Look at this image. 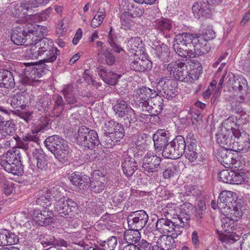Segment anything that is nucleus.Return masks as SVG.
<instances>
[{"label": "nucleus", "instance_id": "obj_54", "mask_svg": "<svg viewBox=\"0 0 250 250\" xmlns=\"http://www.w3.org/2000/svg\"><path fill=\"white\" fill-rule=\"evenodd\" d=\"M14 114L18 116L20 118L23 119L26 123H28L31 120L33 112L32 111L26 110L25 109H18L16 111H12Z\"/></svg>", "mask_w": 250, "mask_h": 250}, {"label": "nucleus", "instance_id": "obj_50", "mask_svg": "<svg viewBox=\"0 0 250 250\" xmlns=\"http://www.w3.org/2000/svg\"><path fill=\"white\" fill-rule=\"evenodd\" d=\"M174 148L171 145V142H169L166 146L163 149L162 156L167 159L173 160L177 159L179 158L175 151H174Z\"/></svg>", "mask_w": 250, "mask_h": 250}, {"label": "nucleus", "instance_id": "obj_2", "mask_svg": "<svg viewBox=\"0 0 250 250\" xmlns=\"http://www.w3.org/2000/svg\"><path fill=\"white\" fill-rule=\"evenodd\" d=\"M42 28V26L35 22L21 24L13 29L11 40L16 45H28L32 37L41 33Z\"/></svg>", "mask_w": 250, "mask_h": 250}, {"label": "nucleus", "instance_id": "obj_58", "mask_svg": "<svg viewBox=\"0 0 250 250\" xmlns=\"http://www.w3.org/2000/svg\"><path fill=\"white\" fill-rule=\"evenodd\" d=\"M173 220L175 221L176 223H179L183 227H187L188 225L190 220V216L188 214L183 215V214L181 213L177 218H173Z\"/></svg>", "mask_w": 250, "mask_h": 250}, {"label": "nucleus", "instance_id": "obj_13", "mask_svg": "<svg viewBox=\"0 0 250 250\" xmlns=\"http://www.w3.org/2000/svg\"><path fill=\"white\" fill-rule=\"evenodd\" d=\"M60 51L57 47L54 46L47 51L44 52L43 55V59L38 62H36L34 65L42 68L44 72V70L49 71L53 67V63L57 60V57L60 55Z\"/></svg>", "mask_w": 250, "mask_h": 250}, {"label": "nucleus", "instance_id": "obj_42", "mask_svg": "<svg viewBox=\"0 0 250 250\" xmlns=\"http://www.w3.org/2000/svg\"><path fill=\"white\" fill-rule=\"evenodd\" d=\"M97 55L99 59L104 60L105 63L108 65H112L115 62L114 56L107 47H103L97 50Z\"/></svg>", "mask_w": 250, "mask_h": 250}, {"label": "nucleus", "instance_id": "obj_53", "mask_svg": "<svg viewBox=\"0 0 250 250\" xmlns=\"http://www.w3.org/2000/svg\"><path fill=\"white\" fill-rule=\"evenodd\" d=\"M196 151V146H186L185 152H184L185 157L190 162L195 161L198 157Z\"/></svg>", "mask_w": 250, "mask_h": 250}, {"label": "nucleus", "instance_id": "obj_55", "mask_svg": "<svg viewBox=\"0 0 250 250\" xmlns=\"http://www.w3.org/2000/svg\"><path fill=\"white\" fill-rule=\"evenodd\" d=\"M10 6L11 14L15 17H23L25 15L24 13L22 6L20 3H12Z\"/></svg>", "mask_w": 250, "mask_h": 250}, {"label": "nucleus", "instance_id": "obj_57", "mask_svg": "<svg viewBox=\"0 0 250 250\" xmlns=\"http://www.w3.org/2000/svg\"><path fill=\"white\" fill-rule=\"evenodd\" d=\"M206 211L204 208L196 209L195 212V219L198 225L202 226L205 223V216Z\"/></svg>", "mask_w": 250, "mask_h": 250}, {"label": "nucleus", "instance_id": "obj_36", "mask_svg": "<svg viewBox=\"0 0 250 250\" xmlns=\"http://www.w3.org/2000/svg\"><path fill=\"white\" fill-rule=\"evenodd\" d=\"M174 220H170L167 218H160L158 219L156 223L157 229L162 233H171L173 226L175 224Z\"/></svg>", "mask_w": 250, "mask_h": 250}, {"label": "nucleus", "instance_id": "obj_47", "mask_svg": "<svg viewBox=\"0 0 250 250\" xmlns=\"http://www.w3.org/2000/svg\"><path fill=\"white\" fill-rule=\"evenodd\" d=\"M195 36V35L187 32H183L176 35L174 37L173 42H181L191 46Z\"/></svg>", "mask_w": 250, "mask_h": 250}, {"label": "nucleus", "instance_id": "obj_60", "mask_svg": "<svg viewBox=\"0 0 250 250\" xmlns=\"http://www.w3.org/2000/svg\"><path fill=\"white\" fill-rule=\"evenodd\" d=\"M218 176L221 181L226 183H231L232 173L228 169H224L218 174Z\"/></svg>", "mask_w": 250, "mask_h": 250}, {"label": "nucleus", "instance_id": "obj_46", "mask_svg": "<svg viewBox=\"0 0 250 250\" xmlns=\"http://www.w3.org/2000/svg\"><path fill=\"white\" fill-rule=\"evenodd\" d=\"M50 193L46 191H41L37 195L36 204L45 209L50 207L52 204Z\"/></svg>", "mask_w": 250, "mask_h": 250}, {"label": "nucleus", "instance_id": "obj_61", "mask_svg": "<svg viewBox=\"0 0 250 250\" xmlns=\"http://www.w3.org/2000/svg\"><path fill=\"white\" fill-rule=\"evenodd\" d=\"M136 246L138 250H154L152 244L144 239L140 240Z\"/></svg>", "mask_w": 250, "mask_h": 250}, {"label": "nucleus", "instance_id": "obj_51", "mask_svg": "<svg viewBox=\"0 0 250 250\" xmlns=\"http://www.w3.org/2000/svg\"><path fill=\"white\" fill-rule=\"evenodd\" d=\"M117 143V139H114L112 135L110 133L107 134V133L104 134L101 140L100 141V144L105 148H111L115 145Z\"/></svg>", "mask_w": 250, "mask_h": 250}, {"label": "nucleus", "instance_id": "obj_3", "mask_svg": "<svg viewBox=\"0 0 250 250\" xmlns=\"http://www.w3.org/2000/svg\"><path fill=\"white\" fill-rule=\"evenodd\" d=\"M1 167L7 172L14 175H21L23 172L22 157L19 149L9 150L1 157Z\"/></svg>", "mask_w": 250, "mask_h": 250}, {"label": "nucleus", "instance_id": "obj_64", "mask_svg": "<svg viewBox=\"0 0 250 250\" xmlns=\"http://www.w3.org/2000/svg\"><path fill=\"white\" fill-rule=\"evenodd\" d=\"M150 139L149 136L146 133L142 134L139 135L137 137V141H136V145L137 146H142L144 147V146L146 145L147 144V141Z\"/></svg>", "mask_w": 250, "mask_h": 250}, {"label": "nucleus", "instance_id": "obj_11", "mask_svg": "<svg viewBox=\"0 0 250 250\" xmlns=\"http://www.w3.org/2000/svg\"><path fill=\"white\" fill-rule=\"evenodd\" d=\"M127 220L129 228L140 230L146 225L148 216L145 210H139L130 212Z\"/></svg>", "mask_w": 250, "mask_h": 250}, {"label": "nucleus", "instance_id": "obj_25", "mask_svg": "<svg viewBox=\"0 0 250 250\" xmlns=\"http://www.w3.org/2000/svg\"><path fill=\"white\" fill-rule=\"evenodd\" d=\"M70 182L80 190H85L90 182V178L86 176H81L79 173H73L70 178Z\"/></svg>", "mask_w": 250, "mask_h": 250}, {"label": "nucleus", "instance_id": "obj_12", "mask_svg": "<svg viewBox=\"0 0 250 250\" xmlns=\"http://www.w3.org/2000/svg\"><path fill=\"white\" fill-rule=\"evenodd\" d=\"M27 67L25 69L20 82L23 84L33 85L44 73L42 68L34 65V63H25Z\"/></svg>", "mask_w": 250, "mask_h": 250}, {"label": "nucleus", "instance_id": "obj_29", "mask_svg": "<svg viewBox=\"0 0 250 250\" xmlns=\"http://www.w3.org/2000/svg\"><path fill=\"white\" fill-rule=\"evenodd\" d=\"M98 74L106 83L111 85L116 84L118 79L121 77V75L114 73L110 70H107L103 66L99 68Z\"/></svg>", "mask_w": 250, "mask_h": 250}, {"label": "nucleus", "instance_id": "obj_23", "mask_svg": "<svg viewBox=\"0 0 250 250\" xmlns=\"http://www.w3.org/2000/svg\"><path fill=\"white\" fill-rule=\"evenodd\" d=\"M168 134L164 130H158L153 135L155 150L161 151L169 143Z\"/></svg>", "mask_w": 250, "mask_h": 250}, {"label": "nucleus", "instance_id": "obj_44", "mask_svg": "<svg viewBox=\"0 0 250 250\" xmlns=\"http://www.w3.org/2000/svg\"><path fill=\"white\" fill-rule=\"evenodd\" d=\"M30 42V47L26 49L25 53V57L28 59H37L40 56L43 57V52L40 50L39 45L33 42V41L31 40Z\"/></svg>", "mask_w": 250, "mask_h": 250}, {"label": "nucleus", "instance_id": "obj_56", "mask_svg": "<svg viewBox=\"0 0 250 250\" xmlns=\"http://www.w3.org/2000/svg\"><path fill=\"white\" fill-rule=\"evenodd\" d=\"M199 37H202V40H206L207 42L209 40L213 39L215 37V32L210 27L205 29L202 34L197 35Z\"/></svg>", "mask_w": 250, "mask_h": 250}, {"label": "nucleus", "instance_id": "obj_27", "mask_svg": "<svg viewBox=\"0 0 250 250\" xmlns=\"http://www.w3.org/2000/svg\"><path fill=\"white\" fill-rule=\"evenodd\" d=\"M15 85L13 73L8 70L0 69V88H12Z\"/></svg>", "mask_w": 250, "mask_h": 250}, {"label": "nucleus", "instance_id": "obj_21", "mask_svg": "<svg viewBox=\"0 0 250 250\" xmlns=\"http://www.w3.org/2000/svg\"><path fill=\"white\" fill-rule=\"evenodd\" d=\"M16 125L13 120L5 122L4 118L0 115V140L15 134Z\"/></svg>", "mask_w": 250, "mask_h": 250}, {"label": "nucleus", "instance_id": "obj_34", "mask_svg": "<svg viewBox=\"0 0 250 250\" xmlns=\"http://www.w3.org/2000/svg\"><path fill=\"white\" fill-rule=\"evenodd\" d=\"M170 82V80L167 77L160 78L156 86L157 93H159L161 95L167 99H169L171 97L169 93L171 92V90L168 89V85Z\"/></svg>", "mask_w": 250, "mask_h": 250}, {"label": "nucleus", "instance_id": "obj_40", "mask_svg": "<svg viewBox=\"0 0 250 250\" xmlns=\"http://www.w3.org/2000/svg\"><path fill=\"white\" fill-rule=\"evenodd\" d=\"M137 94L139 95L140 100L144 102V105H146L148 101L158 95L155 90L146 86H143L139 88L137 91Z\"/></svg>", "mask_w": 250, "mask_h": 250}, {"label": "nucleus", "instance_id": "obj_31", "mask_svg": "<svg viewBox=\"0 0 250 250\" xmlns=\"http://www.w3.org/2000/svg\"><path fill=\"white\" fill-rule=\"evenodd\" d=\"M51 99L48 95L38 96L36 99L35 108L42 112H46L51 108Z\"/></svg>", "mask_w": 250, "mask_h": 250}, {"label": "nucleus", "instance_id": "obj_15", "mask_svg": "<svg viewBox=\"0 0 250 250\" xmlns=\"http://www.w3.org/2000/svg\"><path fill=\"white\" fill-rule=\"evenodd\" d=\"M62 92L65 100L66 107H68L69 109L83 105L79 101L75 92L74 87L71 84L64 85Z\"/></svg>", "mask_w": 250, "mask_h": 250}, {"label": "nucleus", "instance_id": "obj_24", "mask_svg": "<svg viewBox=\"0 0 250 250\" xmlns=\"http://www.w3.org/2000/svg\"><path fill=\"white\" fill-rule=\"evenodd\" d=\"M193 13L197 19L201 17H208L210 15L209 4L207 2L199 1L195 2L192 7Z\"/></svg>", "mask_w": 250, "mask_h": 250}, {"label": "nucleus", "instance_id": "obj_39", "mask_svg": "<svg viewBox=\"0 0 250 250\" xmlns=\"http://www.w3.org/2000/svg\"><path fill=\"white\" fill-rule=\"evenodd\" d=\"M141 234L139 230L129 228L124 232V240L128 244L134 245L140 240Z\"/></svg>", "mask_w": 250, "mask_h": 250}, {"label": "nucleus", "instance_id": "obj_38", "mask_svg": "<svg viewBox=\"0 0 250 250\" xmlns=\"http://www.w3.org/2000/svg\"><path fill=\"white\" fill-rule=\"evenodd\" d=\"M127 46L129 50H131L132 53L139 56L141 54L142 51L144 53L142 40L139 37L130 38L127 42Z\"/></svg>", "mask_w": 250, "mask_h": 250}, {"label": "nucleus", "instance_id": "obj_45", "mask_svg": "<svg viewBox=\"0 0 250 250\" xmlns=\"http://www.w3.org/2000/svg\"><path fill=\"white\" fill-rule=\"evenodd\" d=\"M174 240L169 235H161L156 242V246L161 250H169L173 248Z\"/></svg>", "mask_w": 250, "mask_h": 250}, {"label": "nucleus", "instance_id": "obj_8", "mask_svg": "<svg viewBox=\"0 0 250 250\" xmlns=\"http://www.w3.org/2000/svg\"><path fill=\"white\" fill-rule=\"evenodd\" d=\"M167 70L176 80L188 81V78H192L191 73L188 69V65L184 62H172L167 65Z\"/></svg>", "mask_w": 250, "mask_h": 250}, {"label": "nucleus", "instance_id": "obj_18", "mask_svg": "<svg viewBox=\"0 0 250 250\" xmlns=\"http://www.w3.org/2000/svg\"><path fill=\"white\" fill-rule=\"evenodd\" d=\"M32 216L35 222L41 226H49L54 220L52 212L49 209H35Z\"/></svg>", "mask_w": 250, "mask_h": 250}, {"label": "nucleus", "instance_id": "obj_32", "mask_svg": "<svg viewBox=\"0 0 250 250\" xmlns=\"http://www.w3.org/2000/svg\"><path fill=\"white\" fill-rule=\"evenodd\" d=\"M152 62L148 59L137 58L130 64V68L136 71L144 72L152 68Z\"/></svg>", "mask_w": 250, "mask_h": 250}, {"label": "nucleus", "instance_id": "obj_28", "mask_svg": "<svg viewBox=\"0 0 250 250\" xmlns=\"http://www.w3.org/2000/svg\"><path fill=\"white\" fill-rule=\"evenodd\" d=\"M53 104L51 108L52 114L55 117H60L64 110L66 106L62 97L59 94H54L52 96Z\"/></svg>", "mask_w": 250, "mask_h": 250}, {"label": "nucleus", "instance_id": "obj_1", "mask_svg": "<svg viewBox=\"0 0 250 250\" xmlns=\"http://www.w3.org/2000/svg\"><path fill=\"white\" fill-rule=\"evenodd\" d=\"M50 120L46 116H42L32 126L33 134H28L18 142L19 148L23 149L29 159L33 158L36 161L37 170L39 172L46 171L48 160L46 155L39 146L40 139L35 134L43 132L49 128Z\"/></svg>", "mask_w": 250, "mask_h": 250}, {"label": "nucleus", "instance_id": "obj_4", "mask_svg": "<svg viewBox=\"0 0 250 250\" xmlns=\"http://www.w3.org/2000/svg\"><path fill=\"white\" fill-rule=\"evenodd\" d=\"M44 144L47 149L51 152L55 158L63 164L68 161L70 152L69 146L63 139L58 135L48 137Z\"/></svg>", "mask_w": 250, "mask_h": 250}, {"label": "nucleus", "instance_id": "obj_37", "mask_svg": "<svg viewBox=\"0 0 250 250\" xmlns=\"http://www.w3.org/2000/svg\"><path fill=\"white\" fill-rule=\"evenodd\" d=\"M170 142L174 149V151H175L180 158L185 152L186 143L185 138L182 135H178Z\"/></svg>", "mask_w": 250, "mask_h": 250}, {"label": "nucleus", "instance_id": "obj_22", "mask_svg": "<svg viewBox=\"0 0 250 250\" xmlns=\"http://www.w3.org/2000/svg\"><path fill=\"white\" fill-rule=\"evenodd\" d=\"M231 151V149L220 148L216 153L218 161L226 168L230 167L234 164V159Z\"/></svg>", "mask_w": 250, "mask_h": 250}, {"label": "nucleus", "instance_id": "obj_20", "mask_svg": "<svg viewBox=\"0 0 250 250\" xmlns=\"http://www.w3.org/2000/svg\"><path fill=\"white\" fill-rule=\"evenodd\" d=\"M145 106L146 110L148 111L150 116H158L162 112L163 109V99L158 94L154 98L148 101Z\"/></svg>", "mask_w": 250, "mask_h": 250}, {"label": "nucleus", "instance_id": "obj_33", "mask_svg": "<svg viewBox=\"0 0 250 250\" xmlns=\"http://www.w3.org/2000/svg\"><path fill=\"white\" fill-rule=\"evenodd\" d=\"M156 28L161 33H162L166 38L169 37L167 33L170 31L172 27L171 20L162 17L155 21Z\"/></svg>", "mask_w": 250, "mask_h": 250}, {"label": "nucleus", "instance_id": "obj_63", "mask_svg": "<svg viewBox=\"0 0 250 250\" xmlns=\"http://www.w3.org/2000/svg\"><path fill=\"white\" fill-rule=\"evenodd\" d=\"M240 246L241 250H250V233L244 235Z\"/></svg>", "mask_w": 250, "mask_h": 250}, {"label": "nucleus", "instance_id": "obj_5", "mask_svg": "<svg viewBox=\"0 0 250 250\" xmlns=\"http://www.w3.org/2000/svg\"><path fill=\"white\" fill-rule=\"evenodd\" d=\"M229 118L226 120L223 123L218 132L216 134V142L221 147L232 150L231 147L234 143L235 130L233 125H236Z\"/></svg>", "mask_w": 250, "mask_h": 250}, {"label": "nucleus", "instance_id": "obj_26", "mask_svg": "<svg viewBox=\"0 0 250 250\" xmlns=\"http://www.w3.org/2000/svg\"><path fill=\"white\" fill-rule=\"evenodd\" d=\"M10 101L11 106L16 110L25 109L28 106V100L26 98V95L21 92L11 96Z\"/></svg>", "mask_w": 250, "mask_h": 250}, {"label": "nucleus", "instance_id": "obj_30", "mask_svg": "<svg viewBox=\"0 0 250 250\" xmlns=\"http://www.w3.org/2000/svg\"><path fill=\"white\" fill-rule=\"evenodd\" d=\"M42 29H42L41 33L39 34H35L32 37L31 41H33V42H35L37 45H38L40 50L44 53V52L53 47V43L52 40L47 38H42L41 37H39L40 35H43Z\"/></svg>", "mask_w": 250, "mask_h": 250}, {"label": "nucleus", "instance_id": "obj_10", "mask_svg": "<svg viewBox=\"0 0 250 250\" xmlns=\"http://www.w3.org/2000/svg\"><path fill=\"white\" fill-rule=\"evenodd\" d=\"M142 159V156L138 153L134 155V157H131L128 153L123 154L121 167L124 174L128 178H130L138 169V161Z\"/></svg>", "mask_w": 250, "mask_h": 250}, {"label": "nucleus", "instance_id": "obj_59", "mask_svg": "<svg viewBox=\"0 0 250 250\" xmlns=\"http://www.w3.org/2000/svg\"><path fill=\"white\" fill-rule=\"evenodd\" d=\"M232 177L231 183L232 184H241L244 182L245 175L243 173L235 172L231 171Z\"/></svg>", "mask_w": 250, "mask_h": 250}, {"label": "nucleus", "instance_id": "obj_9", "mask_svg": "<svg viewBox=\"0 0 250 250\" xmlns=\"http://www.w3.org/2000/svg\"><path fill=\"white\" fill-rule=\"evenodd\" d=\"M141 160L143 161L142 168L146 175L157 172V168H164V164L161 163V158L151 152H147Z\"/></svg>", "mask_w": 250, "mask_h": 250}, {"label": "nucleus", "instance_id": "obj_6", "mask_svg": "<svg viewBox=\"0 0 250 250\" xmlns=\"http://www.w3.org/2000/svg\"><path fill=\"white\" fill-rule=\"evenodd\" d=\"M76 143L83 147V149L92 150L100 144L98 134L84 125L79 127L75 135Z\"/></svg>", "mask_w": 250, "mask_h": 250}, {"label": "nucleus", "instance_id": "obj_43", "mask_svg": "<svg viewBox=\"0 0 250 250\" xmlns=\"http://www.w3.org/2000/svg\"><path fill=\"white\" fill-rule=\"evenodd\" d=\"M131 107L127 104L126 102L122 99H118L113 109L116 114L119 117H125V114Z\"/></svg>", "mask_w": 250, "mask_h": 250}, {"label": "nucleus", "instance_id": "obj_41", "mask_svg": "<svg viewBox=\"0 0 250 250\" xmlns=\"http://www.w3.org/2000/svg\"><path fill=\"white\" fill-rule=\"evenodd\" d=\"M173 48L175 53L179 56L183 58H191V46L181 42H173Z\"/></svg>", "mask_w": 250, "mask_h": 250}, {"label": "nucleus", "instance_id": "obj_7", "mask_svg": "<svg viewBox=\"0 0 250 250\" xmlns=\"http://www.w3.org/2000/svg\"><path fill=\"white\" fill-rule=\"evenodd\" d=\"M55 209L60 216L67 218L75 215L78 207L77 203L72 199L65 200L63 197L57 200Z\"/></svg>", "mask_w": 250, "mask_h": 250}, {"label": "nucleus", "instance_id": "obj_35", "mask_svg": "<svg viewBox=\"0 0 250 250\" xmlns=\"http://www.w3.org/2000/svg\"><path fill=\"white\" fill-rule=\"evenodd\" d=\"M154 54L156 58L162 62H168L170 59L169 49L165 43L156 46Z\"/></svg>", "mask_w": 250, "mask_h": 250}, {"label": "nucleus", "instance_id": "obj_17", "mask_svg": "<svg viewBox=\"0 0 250 250\" xmlns=\"http://www.w3.org/2000/svg\"><path fill=\"white\" fill-rule=\"evenodd\" d=\"M104 181V175L103 172L101 170H95L92 174L91 179L88 188L93 192L100 193L105 188Z\"/></svg>", "mask_w": 250, "mask_h": 250}, {"label": "nucleus", "instance_id": "obj_49", "mask_svg": "<svg viewBox=\"0 0 250 250\" xmlns=\"http://www.w3.org/2000/svg\"><path fill=\"white\" fill-rule=\"evenodd\" d=\"M240 204H236L232 207V209H229L230 211V219L233 221H237L242 217L244 209L241 208Z\"/></svg>", "mask_w": 250, "mask_h": 250}, {"label": "nucleus", "instance_id": "obj_19", "mask_svg": "<svg viewBox=\"0 0 250 250\" xmlns=\"http://www.w3.org/2000/svg\"><path fill=\"white\" fill-rule=\"evenodd\" d=\"M210 49V47L208 42L205 40H202V37H199L195 35L191 46L190 56L191 58H194L206 54Z\"/></svg>", "mask_w": 250, "mask_h": 250}, {"label": "nucleus", "instance_id": "obj_16", "mask_svg": "<svg viewBox=\"0 0 250 250\" xmlns=\"http://www.w3.org/2000/svg\"><path fill=\"white\" fill-rule=\"evenodd\" d=\"M235 137L232 151L247 152L250 148V139L246 133H241L238 129L235 130Z\"/></svg>", "mask_w": 250, "mask_h": 250}, {"label": "nucleus", "instance_id": "obj_48", "mask_svg": "<svg viewBox=\"0 0 250 250\" xmlns=\"http://www.w3.org/2000/svg\"><path fill=\"white\" fill-rule=\"evenodd\" d=\"M133 17L128 12H123L120 17L121 28L125 30H129L133 25L131 18Z\"/></svg>", "mask_w": 250, "mask_h": 250}, {"label": "nucleus", "instance_id": "obj_52", "mask_svg": "<svg viewBox=\"0 0 250 250\" xmlns=\"http://www.w3.org/2000/svg\"><path fill=\"white\" fill-rule=\"evenodd\" d=\"M248 86L246 79L242 76H239L234 79L232 83V88L235 90L242 91L244 88Z\"/></svg>", "mask_w": 250, "mask_h": 250}, {"label": "nucleus", "instance_id": "obj_14", "mask_svg": "<svg viewBox=\"0 0 250 250\" xmlns=\"http://www.w3.org/2000/svg\"><path fill=\"white\" fill-rule=\"evenodd\" d=\"M237 196L235 192L223 191L218 199V208L222 212H227L229 209L232 208L234 205L237 204Z\"/></svg>", "mask_w": 250, "mask_h": 250}, {"label": "nucleus", "instance_id": "obj_62", "mask_svg": "<svg viewBox=\"0 0 250 250\" xmlns=\"http://www.w3.org/2000/svg\"><path fill=\"white\" fill-rule=\"evenodd\" d=\"M184 227L179 223H175L174 224L170 236L172 237L174 240L175 238H176L178 236L182 233L184 229Z\"/></svg>", "mask_w": 250, "mask_h": 250}]
</instances>
